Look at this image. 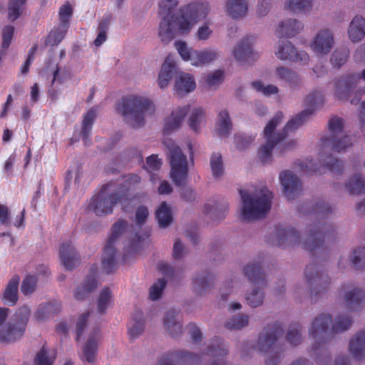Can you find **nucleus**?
Here are the masks:
<instances>
[{
    "label": "nucleus",
    "instance_id": "a878e982",
    "mask_svg": "<svg viewBox=\"0 0 365 365\" xmlns=\"http://www.w3.org/2000/svg\"><path fill=\"white\" fill-rule=\"evenodd\" d=\"M207 354L214 358L209 365H226L223 358L227 354V349L219 337L213 339L207 348Z\"/></svg>",
    "mask_w": 365,
    "mask_h": 365
},
{
    "label": "nucleus",
    "instance_id": "c756f323",
    "mask_svg": "<svg viewBox=\"0 0 365 365\" xmlns=\"http://www.w3.org/2000/svg\"><path fill=\"white\" fill-rule=\"evenodd\" d=\"M349 351L356 360L365 356V331H359L351 339Z\"/></svg>",
    "mask_w": 365,
    "mask_h": 365
},
{
    "label": "nucleus",
    "instance_id": "8fccbe9b",
    "mask_svg": "<svg viewBox=\"0 0 365 365\" xmlns=\"http://www.w3.org/2000/svg\"><path fill=\"white\" fill-rule=\"evenodd\" d=\"M27 0H10L9 4V19L14 21L22 14Z\"/></svg>",
    "mask_w": 365,
    "mask_h": 365
},
{
    "label": "nucleus",
    "instance_id": "a19ab883",
    "mask_svg": "<svg viewBox=\"0 0 365 365\" xmlns=\"http://www.w3.org/2000/svg\"><path fill=\"white\" fill-rule=\"evenodd\" d=\"M346 187L351 195L365 193V178L361 174H355L346 183Z\"/></svg>",
    "mask_w": 365,
    "mask_h": 365
},
{
    "label": "nucleus",
    "instance_id": "f8f14e48",
    "mask_svg": "<svg viewBox=\"0 0 365 365\" xmlns=\"http://www.w3.org/2000/svg\"><path fill=\"white\" fill-rule=\"evenodd\" d=\"M30 314L31 310L29 307H20L6 327L0 330V341L11 343L20 339L25 332Z\"/></svg>",
    "mask_w": 365,
    "mask_h": 365
},
{
    "label": "nucleus",
    "instance_id": "412c9836",
    "mask_svg": "<svg viewBox=\"0 0 365 365\" xmlns=\"http://www.w3.org/2000/svg\"><path fill=\"white\" fill-rule=\"evenodd\" d=\"M300 242L299 232L294 228L279 225L276 227L275 239L272 244L278 247L294 246Z\"/></svg>",
    "mask_w": 365,
    "mask_h": 365
},
{
    "label": "nucleus",
    "instance_id": "aec40b11",
    "mask_svg": "<svg viewBox=\"0 0 365 365\" xmlns=\"http://www.w3.org/2000/svg\"><path fill=\"white\" fill-rule=\"evenodd\" d=\"M341 290L350 289L345 294L346 307L349 310L357 311L362 308L365 302V292L362 289L354 287L351 283L344 284Z\"/></svg>",
    "mask_w": 365,
    "mask_h": 365
},
{
    "label": "nucleus",
    "instance_id": "c9c22d12",
    "mask_svg": "<svg viewBox=\"0 0 365 365\" xmlns=\"http://www.w3.org/2000/svg\"><path fill=\"white\" fill-rule=\"evenodd\" d=\"M175 88L179 96L192 91L195 88L193 77L187 73L180 74L175 81Z\"/></svg>",
    "mask_w": 365,
    "mask_h": 365
},
{
    "label": "nucleus",
    "instance_id": "39448f33",
    "mask_svg": "<svg viewBox=\"0 0 365 365\" xmlns=\"http://www.w3.org/2000/svg\"><path fill=\"white\" fill-rule=\"evenodd\" d=\"M128 190L124 185L110 181L91 198L88 210L97 216L106 215L113 212L114 205L120 203L123 211L127 212L124 202L128 200Z\"/></svg>",
    "mask_w": 365,
    "mask_h": 365
},
{
    "label": "nucleus",
    "instance_id": "4be33fe9",
    "mask_svg": "<svg viewBox=\"0 0 365 365\" xmlns=\"http://www.w3.org/2000/svg\"><path fill=\"white\" fill-rule=\"evenodd\" d=\"M334 43V40L331 32L328 29H324L316 34L311 48L316 54L324 55L331 51Z\"/></svg>",
    "mask_w": 365,
    "mask_h": 365
},
{
    "label": "nucleus",
    "instance_id": "9d476101",
    "mask_svg": "<svg viewBox=\"0 0 365 365\" xmlns=\"http://www.w3.org/2000/svg\"><path fill=\"white\" fill-rule=\"evenodd\" d=\"M243 272L248 280L256 287L247 296V302L252 307L262 305L264 298V293L262 289L267 285L264 273L262 269V260L259 258L256 263L247 264L243 269Z\"/></svg>",
    "mask_w": 365,
    "mask_h": 365
},
{
    "label": "nucleus",
    "instance_id": "49530a36",
    "mask_svg": "<svg viewBox=\"0 0 365 365\" xmlns=\"http://www.w3.org/2000/svg\"><path fill=\"white\" fill-rule=\"evenodd\" d=\"M96 117V110L94 108H91L84 115L82 124V135L83 138L85 143V145H87V141L88 139V135L91 133L93 122Z\"/></svg>",
    "mask_w": 365,
    "mask_h": 365
},
{
    "label": "nucleus",
    "instance_id": "5fc2aeb1",
    "mask_svg": "<svg viewBox=\"0 0 365 365\" xmlns=\"http://www.w3.org/2000/svg\"><path fill=\"white\" fill-rule=\"evenodd\" d=\"M249 318L246 314L233 316L225 327L228 329H240L248 324Z\"/></svg>",
    "mask_w": 365,
    "mask_h": 365
},
{
    "label": "nucleus",
    "instance_id": "4d7b16f0",
    "mask_svg": "<svg viewBox=\"0 0 365 365\" xmlns=\"http://www.w3.org/2000/svg\"><path fill=\"white\" fill-rule=\"evenodd\" d=\"M210 166L214 178H219L223 174V163L220 153H214L210 158Z\"/></svg>",
    "mask_w": 365,
    "mask_h": 365
},
{
    "label": "nucleus",
    "instance_id": "423d86ee",
    "mask_svg": "<svg viewBox=\"0 0 365 365\" xmlns=\"http://www.w3.org/2000/svg\"><path fill=\"white\" fill-rule=\"evenodd\" d=\"M117 110L126 123L133 128H139L144 125L145 115L154 113L155 107L152 101L146 98L129 96L122 99Z\"/></svg>",
    "mask_w": 365,
    "mask_h": 365
},
{
    "label": "nucleus",
    "instance_id": "6e6d98bb",
    "mask_svg": "<svg viewBox=\"0 0 365 365\" xmlns=\"http://www.w3.org/2000/svg\"><path fill=\"white\" fill-rule=\"evenodd\" d=\"M205 118V112L200 108H197L192 110L188 120L190 128L195 132H198L200 124Z\"/></svg>",
    "mask_w": 365,
    "mask_h": 365
},
{
    "label": "nucleus",
    "instance_id": "2f4dec72",
    "mask_svg": "<svg viewBox=\"0 0 365 365\" xmlns=\"http://www.w3.org/2000/svg\"><path fill=\"white\" fill-rule=\"evenodd\" d=\"M99 330H95L93 334L91 336L86 342L83 349V360L88 363H93L96 358L98 352Z\"/></svg>",
    "mask_w": 365,
    "mask_h": 365
},
{
    "label": "nucleus",
    "instance_id": "7ed1b4c3",
    "mask_svg": "<svg viewBox=\"0 0 365 365\" xmlns=\"http://www.w3.org/2000/svg\"><path fill=\"white\" fill-rule=\"evenodd\" d=\"M331 316L322 313L314 318L309 328V335L314 341L311 352L315 356L317 365L329 364L331 356L327 349V343L333 339L336 334L349 329L352 320L349 316L345 314L337 316L331 327Z\"/></svg>",
    "mask_w": 365,
    "mask_h": 365
},
{
    "label": "nucleus",
    "instance_id": "5701e85b",
    "mask_svg": "<svg viewBox=\"0 0 365 365\" xmlns=\"http://www.w3.org/2000/svg\"><path fill=\"white\" fill-rule=\"evenodd\" d=\"M253 40L252 37L247 36L235 47L233 55L238 61L250 63L257 58L258 54L252 48Z\"/></svg>",
    "mask_w": 365,
    "mask_h": 365
},
{
    "label": "nucleus",
    "instance_id": "3c124183",
    "mask_svg": "<svg viewBox=\"0 0 365 365\" xmlns=\"http://www.w3.org/2000/svg\"><path fill=\"white\" fill-rule=\"evenodd\" d=\"M56 359V354L52 356L48 354L46 346H43L40 351L36 354L34 359L35 365H53Z\"/></svg>",
    "mask_w": 365,
    "mask_h": 365
},
{
    "label": "nucleus",
    "instance_id": "0eeeda50",
    "mask_svg": "<svg viewBox=\"0 0 365 365\" xmlns=\"http://www.w3.org/2000/svg\"><path fill=\"white\" fill-rule=\"evenodd\" d=\"M239 192L243 203L241 212L243 220L251 221L264 217L269 211L272 195L267 188L261 189L254 196L245 190L240 189Z\"/></svg>",
    "mask_w": 365,
    "mask_h": 365
},
{
    "label": "nucleus",
    "instance_id": "0e129e2a",
    "mask_svg": "<svg viewBox=\"0 0 365 365\" xmlns=\"http://www.w3.org/2000/svg\"><path fill=\"white\" fill-rule=\"evenodd\" d=\"M73 14V8L71 4L68 2L60 7L59 9V24L62 26H69V19Z\"/></svg>",
    "mask_w": 365,
    "mask_h": 365
},
{
    "label": "nucleus",
    "instance_id": "338daca9",
    "mask_svg": "<svg viewBox=\"0 0 365 365\" xmlns=\"http://www.w3.org/2000/svg\"><path fill=\"white\" fill-rule=\"evenodd\" d=\"M14 33L12 26H6L2 30V48L7 49L11 43Z\"/></svg>",
    "mask_w": 365,
    "mask_h": 365
},
{
    "label": "nucleus",
    "instance_id": "774afa93",
    "mask_svg": "<svg viewBox=\"0 0 365 365\" xmlns=\"http://www.w3.org/2000/svg\"><path fill=\"white\" fill-rule=\"evenodd\" d=\"M162 165L161 160L158 158L157 155H151L146 158V165H143V168L148 171L158 170Z\"/></svg>",
    "mask_w": 365,
    "mask_h": 365
},
{
    "label": "nucleus",
    "instance_id": "864d4df0",
    "mask_svg": "<svg viewBox=\"0 0 365 365\" xmlns=\"http://www.w3.org/2000/svg\"><path fill=\"white\" fill-rule=\"evenodd\" d=\"M111 297V292L109 288L105 287L103 289L99 294L97 302V309L99 313L104 314L106 312Z\"/></svg>",
    "mask_w": 365,
    "mask_h": 365
},
{
    "label": "nucleus",
    "instance_id": "7c9ffc66",
    "mask_svg": "<svg viewBox=\"0 0 365 365\" xmlns=\"http://www.w3.org/2000/svg\"><path fill=\"white\" fill-rule=\"evenodd\" d=\"M302 29L303 25L299 21L288 19L279 24L276 32L279 35V37L291 38L299 34Z\"/></svg>",
    "mask_w": 365,
    "mask_h": 365
},
{
    "label": "nucleus",
    "instance_id": "473e14b6",
    "mask_svg": "<svg viewBox=\"0 0 365 365\" xmlns=\"http://www.w3.org/2000/svg\"><path fill=\"white\" fill-rule=\"evenodd\" d=\"M348 34L353 42L361 41L365 35V19L356 16L350 23Z\"/></svg>",
    "mask_w": 365,
    "mask_h": 365
},
{
    "label": "nucleus",
    "instance_id": "bf43d9fd",
    "mask_svg": "<svg viewBox=\"0 0 365 365\" xmlns=\"http://www.w3.org/2000/svg\"><path fill=\"white\" fill-rule=\"evenodd\" d=\"M349 57V51L347 48L336 49L331 56V61L334 67L339 68L344 65Z\"/></svg>",
    "mask_w": 365,
    "mask_h": 365
},
{
    "label": "nucleus",
    "instance_id": "f3484780",
    "mask_svg": "<svg viewBox=\"0 0 365 365\" xmlns=\"http://www.w3.org/2000/svg\"><path fill=\"white\" fill-rule=\"evenodd\" d=\"M361 78L365 80V69L362 71L361 76L350 74L339 78L335 83V96L336 98L339 100H346L356 88Z\"/></svg>",
    "mask_w": 365,
    "mask_h": 365
},
{
    "label": "nucleus",
    "instance_id": "6e6552de",
    "mask_svg": "<svg viewBox=\"0 0 365 365\" xmlns=\"http://www.w3.org/2000/svg\"><path fill=\"white\" fill-rule=\"evenodd\" d=\"M282 334V324L276 322L267 325L264 333L259 336L258 349L260 352L268 355V359L265 362L266 365H277L282 358L284 351V345L276 343L278 337Z\"/></svg>",
    "mask_w": 365,
    "mask_h": 365
},
{
    "label": "nucleus",
    "instance_id": "c85d7f7f",
    "mask_svg": "<svg viewBox=\"0 0 365 365\" xmlns=\"http://www.w3.org/2000/svg\"><path fill=\"white\" fill-rule=\"evenodd\" d=\"M20 282V277L14 275L9 281L4 292L3 294L2 300L5 304L13 306L16 304L18 301V291Z\"/></svg>",
    "mask_w": 365,
    "mask_h": 365
},
{
    "label": "nucleus",
    "instance_id": "052dcab7",
    "mask_svg": "<svg viewBox=\"0 0 365 365\" xmlns=\"http://www.w3.org/2000/svg\"><path fill=\"white\" fill-rule=\"evenodd\" d=\"M167 282L164 278L159 279L150 288L149 297L151 300L155 301L160 298L163 291L166 287Z\"/></svg>",
    "mask_w": 365,
    "mask_h": 365
},
{
    "label": "nucleus",
    "instance_id": "c03bdc74",
    "mask_svg": "<svg viewBox=\"0 0 365 365\" xmlns=\"http://www.w3.org/2000/svg\"><path fill=\"white\" fill-rule=\"evenodd\" d=\"M227 210L228 205L227 203L215 202L212 205L207 203L204 206V212L205 214H211L212 218L214 220L223 218Z\"/></svg>",
    "mask_w": 365,
    "mask_h": 365
},
{
    "label": "nucleus",
    "instance_id": "4c0bfd02",
    "mask_svg": "<svg viewBox=\"0 0 365 365\" xmlns=\"http://www.w3.org/2000/svg\"><path fill=\"white\" fill-rule=\"evenodd\" d=\"M144 330V319L142 312H136L128 324V331L131 339L138 337Z\"/></svg>",
    "mask_w": 365,
    "mask_h": 365
},
{
    "label": "nucleus",
    "instance_id": "37998d69",
    "mask_svg": "<svg viewBox=\"0 0 365 365\" xmlns=\"http://www.w3.org/2000/svg\"><path fill=\"white\" fill-rule=\"evenodd\" d=\"M155 217L160 227H166L172 222L171 210L165 202H162L156 210Z\"/></svg>",
    "mask_w": 365,
    "mask_h": 365
},
{
    "label": "nucleus",
    "instance_id": "dca6fc26",
    "mask_svg": "<svg viewBox=\"0 0 365 365\" xmlns=\"http://www.w3.org/2000/svg\"><path fill=\"white\" fill-rule=\"evenodd\" d=\"M201 356L198 354L177 351L163 354L156 365H192L200 361Z\"/></svg>",
    "mask_w": 365,
    "mask_h": 365
},
{
    "label": "nucleus",
    "instance_id": "2eb2a0df",
    "mask_svg": "<svg viewBox=\"0 0 365 365\" xmlns=\"http://www.w3.org/2000/svg\"><path fill=\"white\" fill-rule=\"evenodd\" d=\"M175 46L182 58L186 61H190L193 66L209 63L219 57V53L215 49L207 48L200 51L192 50L182 41H175Z\"/></svg>",
    "mask_w": 365,
    "mask_h": 365
},
{
    "label": "nucleus",
    "instance_id": "680f3d73",
    "mask_svg": "<svg viewBox=\"0 0 365 365\" xmlns=\"http://www.w3.org/2000/svg\"><path fill=\"white\" fill-rule=\"evenodd\" d=\"M37 278L33 275L26 276L22 281L21 290L24 295L32 294L36 288Z\"/></svg>",
    "mask_w": 365,
    "mask_h": 365
},
{
    "label": "nucleus",
    "instance_id": "6ab92c4d",
    "mask_svg": "<svg viewBox=\"0 0 365 365\" xmlns=\"http://www.w3.org/2000/svg\"><path fill=\"white\" fill-rule=\"evenodd\" d=\"M280 183L284 193L289 200L298 197L302 191V182L299 178L289 170H285L279 175Z\"/></svg>",
    "mask_w": 365,
    "mask_h": 365
},
{
    "label": "nucleus",
    "instance_id": "09e8293b",
    "mask_svg": "<svg viewBox=\"0 0 365 365\" xmlns=\"http://www.w3.org/2000/svg\"><path fill=\"white\" fill-rule=\"evenodd\" d=\"M312 6V0H289L285 4L287 10L293 12L308 11Z\"/></svg>",
    "mask_w": 365,
    "mask_h": 365
},
{
    "label": "nucleus",
    "instance_id": "79ce46f5",
    "mask_svg": "<svg viewBox=\"0 0 365 365\" xmlns=\"http://www.w3.org/2000/svg\"><path fill=\"white\" fill-rule=\"evenodd\" d=\"M216 125V130L220 136H228L232 124L227 111L222 110L219 113L218 119Z\"/></svg>",
    "mask_w": 365,
    "mask_h": 365
},
{
    "label": "nucleus",
    "instance_id": "72a5a7b5",
    "mask_svg": "<svg viewBox=\"0 0 365 365\" xmlns=\"http://www.w3.org/2000/svg\"><path fill=\"white\" fill-rule=\"evenodd\" d=\"M178 314L175 309L168 310L164 317V326L173 337H177L182 333V326L176 322L175 318Z\"/></svg>",
    "mask_w": 365,
    "mask_h": 365
},
{
    "label": "nucleus",
    "instance_id": "393cba45",
    "mask_svg": "<svg viewBox=\"0 0 365 365\" xmlns=\"http://www.w3.org/2000/svg\"><path fill=\"white\" fill-rule=\"evenodd\" d=\"M97 272L98 266L93 264L90 268V273L87 275L83 285L78 287L75 292V298L77 300L86 299L97 287Z\"/></svg>",
    "mask_w": 365,
    "mask_h": 365
},
{
    "label": "nucleus",
    "instance_id": "1a4fd4ad",
    "mask_svg": "<svg viewBox=\"0 0 365 365\" xmlns=\"http://www.w3.org/2000/svg\"><path fill=\"white\" fill-rule=\"evenodd\" d=\"M164 145L168 149V158L170 165V178L173 182L181 186L188 175V165L186 155L171 139H166Z\"/></svg>",
    "mask_w": 365,
    "mask_h": 365
},
{
    "label": "nucleus",
    "instance_id": "bb28decb",
    "mask_svg": "<svg viewBox=\"0 0 365 365\" xmlns=\"http://www.w3.org/2000/svg\"><path fill=\"white\" fill-rule=\"evenodd\" d=\"M189 105L185 106L172 112L171 115L165 120L163 127V133L165 135L168 134L180 126L182 120L189 111Z\"/></svg>",
    "mask_w": 365,
    "mask_h": 365
},
{
    "label": "nucleus",
    "instance_id": "ddd939ff",
    "mask_svg": "<svg viewBox=\"0 0 365 365\" xmlns=\"http://www.w3.org/2000/svg\"><path fill=\"white\" fill-rule=\"evenodd\" d=\"M127 224L126 221L120 220L113 224L111 227V234L105 245L101 262L102 269L106 274L113 273L116 268V250L114 247V243L125 230Z\"/></svg>",
    "mask_w": 365,
    "mask_h": 365
},
{
    "label": "nucleus",
    "instance_id": "e2e57ef3",
    "mask_svg": "<svg viewBox=\"0 0 365 365\" xmlns=\"http://www.w3.org/2000/svg\"><path fill=\"white\" fill-rule=\"evenodd\" d=\"M109 19H103L98 25V34L94 41V45L97 47L101 46L107 38V30L109 25Z\"/></svg>",
    "mask_w": 365,
    "mask_h": 365
},
{
    "label": "nucleus",
    "instance_id": "9b49d317",
    "mask_svg": "<svg viewBox=\"0 0 365 365\" xmlns=\"http://www.w3.org/2000/svg\"><path fill=\"white\" fill-rule=\"evenodd\" d=\"M341 118H331L328 123L330 135L321 138V145L323 149L329 148L331 150L341 152L352 145L351 138L343 135L344 122Z\"/></svg>",
    "mask_w": 365,
    "mask_h": 365
},
{
    "label": "nucleus",
    "instance_id": "58836bf2",
    "mask_svg": "<svg viewBox=\"0 0 365 365\" xmlns=\"http://www.w3.org/2000/svg\"><path fill=\"white\" fill-rule=\"evenodd\" d=\"M277 77L289 83V86L293 88L300 85L301 81L296 72L292 69L280 66L276 69Z\"/></svg>",
    "mask_w": 365,
    "mask_h": 365
},
{
    "label": "nucleus",
    "instance_id": "cd10ccee",
    "mask_svg": "<svg viewBox=\"0 0 365 365\" xmlns=\"http://www.w3.org/2000/svg\"><path fill=\"white\" fill-rule=\"evenodd\" d=\"M61 311V304L57 301L41 304L36 313L35 318L38 322H43L54 317Z\"/></svg>",
    "mask_w": 365,
    "mask_h": 365
},
{
    "label": "nucleus",
    "instance_id": "a211bd4d",
    "mask_svg": "<svg viewBox=\"0 0 365 365\" xmlns=\"http://www.w3.org/2000/svg\"><path fill=\"white\" fill-rule=\"evenodd\" d=\"M276 56L283 61H289L307 63L309 61V55L303 51H297L294 46L288 41H279Z\"/></svg>",
    "mask_w": 365,
    "mask_h": 365
},
{
    "label": "nucleus",
    "instance_id": "4468645a",
    "mask_svg": "<svg viewBox=\"0 0 365 365\" xmlns=\"http://www.w3.org/2000/svg\"><path fill=\"white\" fill-rule=\"evenodd\" d=\"M304 277L312 298L321 296L331 284L329 277L315 263L307 265Z\"/></svg>",
    "mask_w": 365,
    "mask_h": 365
},
{
    "label": "nucleus",
    "instance_id": "f03ea898",
    "mask_svg": "<svg viewBox=\"0 0 365 365\" xmlns=\"http://www.w3.org/2000/svg\"><path fill=\"white\" fill-rule=\"evenodd\" d=\"M324 103V96L322 92L316 91L309 94L305 103L309 107L294 118L289 120L280 133H275L274 130L282 119L283 114L281 111L276 113L274 116L268 122L264 129V136L266 143L261 146L258 151V156L263 163H268L271 160L274 148L283 141L289 133L293 132L301 126L307 118L313 113L314 110Z\"/></svg>",
    "mask_w": 365,
    "mask_h": 365
},
{
    "label": "nucleus",
    "instance_id": "ea45409f",
    "mask_svg": "<svg viewBox=\"0 0 365 365\" xmlns=\"http://www.w3.org/2000/svg\"><path fill=\"white\" fill-rule=\"evenodd\" d=\"M227 9L233 19L241 18L247 14V2L245 0H227Z\"/></svg>",
    "mask_w": 365,
    "mask_h": 365
},
{
    "label": "nucleus",
    "instance_id": "de8ad7c7",
    "mask_svg": "<svg viewBox=\"0 0 365 365\" xmlns=\"http://www.w3.org/2000/svg\"><path fill=\"white\" fill-rule=\"evenodd\" d=\"M68 27L62 26V25L58 24V26L54 29L51 30L47 36V39L46 41V45L51 46H56L59 44L62 40L64 38V36L68 31Z\"/></svg>",
    "mask_w": 365,
    "mask_h": 365
},
{
    "label": "nucleus",
    "instance_id": "20e7f679",
    "mask_svg": "<svg viewBox=\"0 0 365 365\" xmlns=\"http://www.w3.org/2000/svg\"><path fill=\"white\" fill-rule=\"evenodd\" d=\"M310 206L306 203L299 207V212L305 215H310L317 221L307 227V238L303 243L304 250L310 252L313 257L322 255L324 252L325 241L334 239L335 229L332 225L325 222L332 213L334 207L324 200H319Z\"/></svg>",
    "mask_w": 365,
    "mask_h": 365
},
{
    "label": "nucleus",
    "instance_id": "e433bc0d",
    "mask_svg": "<svg viewBox=\"0 0 365 365\" xmlns=\"http://www.w3.org/2000/svg\"><path fill=\"white\" fill-rule=\"evenodd\" d=\"M213 279V276L208 272L198 274L192 281L195 292L200 295L203 294L212 285Z\"/></svg>",
    "mask_w": 365,
    "mask_h": 365
},
{
    "label": "nucleus",
    "instance_id": "69168bd1",
    "mask_svg": "<svg viewBox=\"0 0 365 365\" xmlns=\"http://www.w3.org/2000/svg\"><path fill=\"white\" fill-rule=\"evenodd\" d=\"M252 87L258 92L269 96L275 94L278 92V88L274 85H268L264 86L261 81H254L252 83Z\"/></svg>",
    "mask_w": 365,
    "mask_h": 365
},
{
    "label": "nucleus",
    "instance_id": "13d9d810",
    "mask_svg": "<svg viewBox=\"0 0 365 365\" xmlns=\"http://www.w3.org/2000/svg\"><path fill=\"white\" fill-rule=\"evenodd\" d=\"M352 266L360 269L365 268V247L354 250L351 256Z\"/></svg>",
    "mask_w": 365,
    "mask_h": 365
},
{
    "label": "nucleus",
    "instance_id": "f257e3e1",
    "mask_svg": "<svg viewBox=\"0 0 365 365\" xmlns=\"http://www.w3.org/2000/svg\"><path fill=\"white\" fill-rule=\"evenodd\" d=\"M178 3V0H160L159 2L158 13L162 19L158 35L165 43L170 42L178 34H189L192 26L208 13L207 3L194 2L180 9L178 16L174 17L173 12Z\"/></svg>",
    "mask_w": 365,
    "mask_h": 365
},
{
    "label": "nucleus",
    "instance_id": "a18cd8bd",
    "mask_svg": "<svg viewBox=\"0 0 365 365\" xmlns=\"http://www.w3.org/2000/svg\"><path fill=\"white\" fill-rule=\"evenodd\" d=\"M302 327L298 322H293L290 324L286 335V340L292 346H297L302 341L301 334Z\"/></svg>",
    "mask_w": 365,
    "mask_h": 365
},
{
    "label": "nucleus",
    "instance_id": "b1692460",
    "mask_svg": "<svg viewBox=\"0 0 365 365\" xmlns=\"http://www.w3.org/2000/svg\"><path fill=\"white\" fill-rule=\"evenodd\" d=\"M61 262L67 270L73 269L80 263V258L71 242H63L59 248Z\"/></svg>",
    "mask_w": 365,
    "mask_h": 365
},
{
    "label": "nucleus",
    "instance_id": "f704fd0d",
    "mask_svg": "<svg viewBox=\"0 0 365 365\" xmlns=\"http://www.w3.org/2000/svg\"><path fill=\"white\" fill-rule=\"evenodd\" d=\"M176 71L175 64L169 56H168L163 63L161 71L158 76V85L160 88L167 87L168 82L173 78Z\"/></svg>",
    "mask_w": 365,
    "mask_h": 365
},
{
    "label": "nucleus",
    "instance_id": "603ef678",
    "mask_svg": "<svg viewBox=\"0 0 365 365\" xmlns=\"http://www.w3.org/2000/svg\"><path fill=\"white\" fill-rule=\"evenodd\" d=\"M327 159H324V167L332 174H341L344 171V163L341 160L333 158L331 155L327 156Z\"/></svg>",
    "mask_w": 365,
    "mask_h": 365
}]
</instances>
